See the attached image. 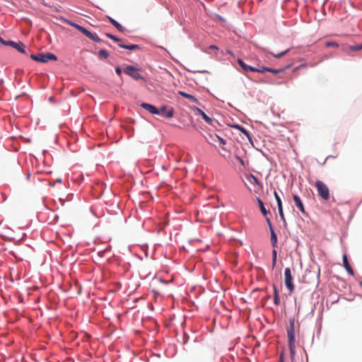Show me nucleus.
I'll return each instance as SVG.
<instances>
[{"instance_id":"obj_1","label":"nucleus","mask_w":362,"mask_h":362,"mask_svg":"<svg viewBox=\"0 0 362 362\" xmlns=\"http://www.w3.org/2000/svg\"><path fill=\"white\" fill-rule=\"evenodd\" d=\"M68 24L70 25L71 26L76 28L78 30H79L81 33H82L85 36H86L89 39L93 40L94 42H99L101 41V39L98 36V35L96 33H93L90 32L84 27L81 26L80 25H78L76 23H74V22H71V21H69L68 23Z\"/></svg>"},{"instance_id":"obj_2","label":"nucleus","mask_w":362,"mask_h":362,"mask_svg":"<svg viewBox=\"0 0 362 362\" xmlns=\"http://www.w3.org/2000/svg\"><path fill=\"white\" fill-rule=\"evenodd\" d=\"M315 185L317 190L318 195L323 200L327 201L330 197L328 187L321 180H317Z\"/></svg>"},{"instance_id":"obj_3","label":"nucleus","mask_w":362,"mask_h":362,"mask_svg":"<svg viewBox=\"0 0 362 362\" xmlns=\"http://www.w3.org/2000/svg\"><path fill=\"white\" fill-rule=\"evenodd\" d=\"M287 337L289 351L293 358L296 355V336L293 326L287 329Z\"/></svg>"},{"instance_id":"obj_4","label":"nucleus","mask_w":362,"mask_h":362,"mask_svg":"<svg viewBox=\"0 0 362 362\" xmlns=\"http://www.w3.org/2000/svg\"><path fill=\"white\" fill-rule=\"evenodd\" d=\"M30 58L36 62L46 63L49 60L56 61L57 59V57L52 53H39L37 54H31Z\"/></svg>"},{"instance_id":"obj_5","label":"nucleus","mask_w":362,"mask_h":362,"mask_svg":"<svg viewBox=\"0 0 362 362\" xmlns=\"http://www.w3.org/2000/svg\"><path fill=\"white\" fill-rule=\"evenodd\" d=\"M284 281L287 289L292 293L294 291V285L293 284V276L289 267H286L284 270Z\"/></svg>"},{"instance_id":"obj_6","label":"nucleus","mask_w":362,"mask_h":362,"mask_svg":"<svg viewBox=\"0 0 362 362\" xmlns=\"http://www.w3.org/2000/svg\"><path fill=\"white\" fill-rule=\"evenodd\" d=\"M139 69L133 66H127L124 69V71L126 74L130 76L136 80L139 79H143V77L141 76V74L139 73Z\"/></svg>"},{"instance_id":"obj_7","label":"nucleus","mask_w":362,"mask_h":362,"mask_svg":"<svg viewBox=\"0 0 362 362\" xmlns=\"http://www.w3.org/2000/svg\"><path fill=\"white\" fill-rule=\"evenodd\" d=\"M293 202L295 203V205L296 206V207L303 213V214H305V208H304V205L303 204V202L300 199V197L297 195V194H294L293 196Z\"/></svg>"},{"instance_id":"obj_8","label":"nucleus","mask_w":362,"mask_h":362,"mask_svg":"<svg viewBox=\"0 0 362 362\" xmlns=\"http://www.w3.org/2000/svg\"><path fill=\"white\" fill-rule=\"evenodd\" d=\"M8 44H9V46L17 49L19 52L25 54V45L23 42H16L11 41V42H9Z\"/></svg>"},{"instance_id":"obj_9","label":"nucleus","mask_w":362,"mask_h":362,"mask_svg":"<svg viewBox=\"0 0 362 362\" xmlns=\"http://www.w3.org/2000/svg\"><path fill=\"white\" fill-rule=\"evenodd\" d=\"M141 107H142L144 109L148 110L149 112L153 115L156 114H160V112L158 111V109H157L155 106L153 105L143 103L141 104Z\"/></svg>"},{"instance_id":"obj_10","label":"nucleus","mask_w":362,"mask_h":362,"mask_svg":"<svg viewBox=\"0 0 362 362\" xmlns=\"http://www.w3.org/2000/svg\"><path fill=\"white\" fill-rule=\"evenodd\" d=\"M267 223H268V225L269 226V228H270L271 242H272V246L274 247H276L277 238H276V233H275L274 230L272 228V223H271V221L269 220V218H267Z\"/></svg>"},{"instance_id":"obj_11","label":"nucleus","mask_w":362,"mask_h":362,"mask_svg":"<svg viewBox=\"0 0 362 362\" xmlns=\"http://www.w3.org/2000/svg\"><path fill=\"white\" fill-rule=\"evenodd\" d=\"M158 111L160 112V115H164L168 118H170L173 117L174 111L173 108H170L169 110L167 109L165 106H163L160 107Z\"/></svg>"},{"instance_id":"obj_12","label":"nucleus","mask_w":362,"mask_h":362,"mask_svg":"<svg viewBox=\"0 0 362 362\" xmlns=\"http://www.w3.org/2000/svg\"><path fill=\"white\" fill-rule=\"evenodd\" d=\"M343 264H344V268L347 271V272L350 275L354 276V272L353 269L351 268V265L349 264L346 255H344V256H343Z\"/></svg>"},{"instance_id":"obj_13","label":"nucleus","mask_w":362,"mask_h":362,"mask_svg":"<svg viewBox=\"0 0 362 362\" xmlns=\"http://www.w3.org/2000/svg\"><path fill=\"white\" fill-rule=\"evenodd\" d=\"M238 63L245 72L248 71L254 72V71H255V67L246 64L241 59H238Z\"/></svg>"},{"instance_id":"obj_14","label":"nucleus","mask_w":362,"mask_h":362,"mask_svg":"<svg viewBox=\"0 0 362 362\" xmlns=\"http://www.w3.org/2000/svg\"><path fill=\"white\" fill-rule=\"evenodd\" d=\"M195 110L197 111L198 115L202 116V117L204 119V121L206 122H207L208 124H210L212 123V122H213L212 119L210 118L209 117H208L204 111H202L201 109H199L198 107H196Z\"/></svg>"},{"instance_id":"obj_15","label":"nucleus","mask_w":362,"mask_h":362,"mask_svg":"<svg viewBox=\"0 0 362 362\" xmlns=\"http://www.w3.org/2000/svg\"><path fill=\"white\" fill-rule=\"evenodd\" d=\"M107 19L109 20V21L112 23V25H114L117 30H119V32H124V28L123 26H122L117 21H116L115 19H113L112 18H111L110 16H107Z\"/></svg>"},{"instance_id":"obj_16","label":"nucleus","mask_w":362,"mask_h":362,"mask_svg":"<svg viewBox=\"0 0 362 362\" xmlns=\"http://www.w3.org/2000/svg\"><path fill=\"white\" fill-rule=\"evenodd\" d=\"M119 46L122 48H124V49H129V50H136V49H140V46L139 45H124V44H119Z\"/></svg>"},{"instance_id":"obj_17","label":"nucleus","mask_w":362,"mask_h":362,"mask_svg":"<svg viewBox=\"0 0 362 362\" xmlns=\"http://www.w3.org/2000/svg\"><path fill=\"white\" fill-rule=\"evenodd\" d=\"M180 95H181L182 96L186 98H188L189 100H191L192 101H193L194 103H198V100L192 95H190V94H188L187 93H185V92H182V91H180L179 92Z\"/></svg>"},{"instance_id":"obj_18","label":"nucleus","mask_w":362,"mask_h":362,"mask_svg":"<svg viewBox=\"0 0 362 362\" xmlns=\"http://www.w3.org/2000/svg\"><path fill=\"white\" fill-rule=\"evenodd\" d=\"M209 136L210 137H214V142L218 141L220 143V144H221V145H225L226 144V141L223 138H221L219 136H218L217 134H214V135L210 134Z\"/></svg>"},{"instance_id":"obj_19","label":"nucleus","mask_w":362,"mask_h":362,"mask_svg":"<svg viewBox=\"0 0 362 362\" xmlns=\"http://www.w3.org/2000/svg\"><path fill=\"white\" fill-rule=\"evenodd\" d=\"M274 303L277 305H279L280 304V298H279L277 288L275 286H274Z\"/></svg>"},{"instance_id":"obj_20","label":"nucleus","mask_w":362,"mask_h":362,"mask_svg":"<svg viewBox=\"0 0 362 362\" xmlns=\"http://www.w3.org/2000/svg\"><path fill=\"white\" fill-rule=\"evenodd\" d=\"M257 202L259 206V209L263 215L266 216L268 211L266 210L263 202L260 199H257Z\"/></svg>"},{"instance_id":"obj_21","label":"nucleus","mask_w":362,"mask_h":362,"mask_svg":"<svg viewBox=\"0 0 362 362\" xmlns=\"http://www.w3.org/2000/svg\"><path fill=\"white\" fill-rule=\"evenodd\" d=\"M98 57H100V58H104V59H106L109 56V53L107 50L105 49H101L98 52Z\"/></svg>"},{"instance_id":"obj_22","label":"nucleus","mask_w":362,"mask_h":362,"mask_svg":"<svg viewBox=\"0 0 362 362\" xmlns=\"http://www.w3.org/2000/svg\"><path fill=\"white\" fill-rule=\"evenodd\" d=\"M288 52V49H286V50H285V51H284V52H282L281 53L276 54H274L272 52H270V54L272 55H273L275 58L279 59V58L285 56Z\"/></svg>"},{"instance_id":"obj_23","label":"nucleus","mask_w":362,"mask_h":362,"mask_svg":"<svg viewBox=\"0 0 362 362\" xmlns=\"http://www.w3.org/2000/svg\"><path fill=\"white\" fill-rule=\"evenodd\" d=\"M240 132H242L246 137L251 141L252 137L247 130H246L243 127H241V129L239 130Z\"/></svg>"},{"instance_id":"obj_24","label":"nucleus","mask_w":362,"mask_h":362,"mask_svg":"<svg viewBox=\"0 0 362 362\" xmlns=\"http://www.w3.org/2000/svg\"><path fill=\"white\" fill-rule=\"evenodd\" d=\"M277 252L276 250L272 251V268H274L276 262Z\"/></svg>"},{"instance_id":"obj_25","label":"nucleus","mask_w":362,"mask_h":362,"mask_svg":"<svg viewBox=\"0 0 362 362\" xmlns=\"http://www.w3.org/2000/svg\"><path fill=\"white\" fill-rule=\"evenodd\" d=\"M106 36L112 40H113L115 42H122V40L120 39V38H118L117 37H116L115 35H113L112 34H110V33H106L105 34Z\"/></svg>"},{"instance_id":"obj_26","label":"nucleus","mask_w":362,"mask_h":362,"mask_svg":"<svg viewBox=\"0 0 362 362\" xmlns=\"http://www.w3.org/2000/svg\"><path fill=\"white\" fill-rule=\"evenodd\" d=\"M274 197L277 202L278 207L282 206V202L280 197L278 195L276 192H274Z\"/></svg>"},{"instance_id":"obj_27","label":"nucleus","mask_w":362,"mask_h":362,"mask_svg":"<svg viewBox=\"0 0 362 362\" xmlns=\"http://www.w3.org/2000/svg\"><path fill=\"white\" fill-rule=\"evenodd\" d=\"M325 46L327 47H338L339 45L336 42H327L325 43Z\"/></svg>"},{"instance_id":"obj_28","label":"nucleus","mask_w":362,"mask_h":362,"mask_svg":"<svg viewBox=\"0 0 362 362\" xmlns=\"http://www.w3.org/2000/svg\"><path fill=\"white\" fill-rule=\"evenodd\" d=\"M269 68H267V67H262L261 69L255 68V71H254V72L264 73L265 71L269 72Z\"/></svg>"},{"instance_id":"obj_29","label":"nucleus","mask_w":362,"mask_h":362,"mask_svg":"<svg viewBox=\"0 0 362 362\" xmlns=\"http://www.w3.org/2000/svg\"><path fill=\"white\" fill-rule=\"evenodd\" d=\"M349 49L351 51H358L362 49V45H356V46H349Z\"/></svg>"},{"instance_id":"obj_30","label":"nucleus","mask_w":362,"mask_h":362,"mask_svg":"<svg viewBox=\"0 0 362 362\" xmlns=\"http://www.w3.org/2000/svg\"><path fill=\"white\" fill-rule=\"evenodd\" d=\"M278 211L281 218L285 221L284 214L283 212V206L278 207Z\"/></svg>"},{"instance_id":"obj_31","label":"nucleus","mask_w":362,"mask_h":362,"mask_svg":"<svg viewBox=\"0 0 362 362\" xmlns=\"http://www.w3.org/2000/svg\"><path fill=\"white\" fill-rule=\"evenodd\" d=\"M282 71H283V69H272V68H269V72L276 74L281 73Z\"/></svg>"},{"instance_id":"obj_32","label":"nucleus","mask_w":362,"mask_h":362,"mask_svg":"<svg viewBox=\"0 0 362 362\" xmlns=\"http://www.w3.org/2000/svg\"><path fill=\"white\" fill-rule=\"evenodd\" d=\"M0 42L4 45H7V46H9V44L8 42H11V40H4L2 37H0Z\"/></svg>"},{"instance_id":"obj_33","label":"nucleus","mask_w":362,"mask_h":362,"mask_svg":"<svg viewBox=\"0 0 362 362\" xmlns=\"http://www.w3.org/2000/svg\"><path fill=\"white\" fill-rule=\"evenodd\" d=\"M115 72H116V74H117L118 76H120V75H121V74H122V69H121V68H120V67H119V66L116 67V69H115Z\"/></svg>"},{"instance_id":"obj_34","label":"nucleus","mask_w":362,"mask_h":362,"mask_svg":"<svg viewBox=\"0 0 362 362\" xmlns=\"http://www.w3.org/2000/svg\"><path fill=\"white\" fill-rule=\"evenodd\" d=\"M284 352L282 351L280 355H279V362H284Z\"/></svg>"},{"instance_id":"obj_35","label":"nucleus","mask_w":362,"mask_h":362,"mask_svg":"<svg viewBox=\"0 0 362 362\" xmlns=\"http://www.w3.org/2000/svg\"><path fill=\"white\" fill-rule=\"evenodd\" d=\"M214 137H210V136H209V139L206 138V141H207V142H208V143H209V144H212L213 142H214Z\"/></svg>"},{"instance_id":"obj_36","label":"nucleus","mask_w":362,"mask_h":362,"mask_svg":"<svg viewBox=\"0 0 362 362\" xmlns=\"http://www.w3.org/2000/svg\"><path fill=\"white\" fill-rule=\"evenodd\" d=\"M209 49H214V50H218V47H216V45H210V46L209 47Z\"/></svg>"},{"instance_id":"obj_37","label":"nucleus","mask_w":362,"mask_h":362,"mask_svg":"<svg viewBox=\"0 0 362 362\" xmlns=\"http://www.w3.org/2000/svg\"><path fill=\"white\" fill-rule=\"evenodd\" d=\"M233 127L238 130H240L241 129L242 126L240 124H235V125H233Z\"/></svg>"},{"instance_id":"obj_38","label":"nucleus","mask_w":362,"mask_h":362,"mask_svg":"<svg viewBox=\"0 0 362 362\" xmlns=\"http://www.w3.org/2000/svg\"><path fill=\"white\" fill-rule=\"evenodd\" d=\"M1 196L2 197L4 201L6 199V197L4 193H1Z\"/></svg>"},{"instance_id":"obj_39","label":"nucleus","mask_w":362,"mask_h":362,"mask_svg":"<svg viewBox=\"0 0 362 362\" xmlns=\"http://www.w3.org/2000/svg\"><path fill=\"white\" fill-rule=\"evenodd\" d=\"M238 160H239L242 163H243V160H242L240 158L238 157Z\"/></svg>"},{"instance_id":"obj_40","label":"nucleus","mask_w":362,"mask_h":362,"mask_svg":"<svg viewBox=\"0 0 362 362\" xmlns=\"http://www.w3.org/2000/svg\"><path fill=\"white\" fill-rule=\"evenodd\" d=\"M359 285L362 287V281L359 282Z\"/></svg>"}]
</instances>
